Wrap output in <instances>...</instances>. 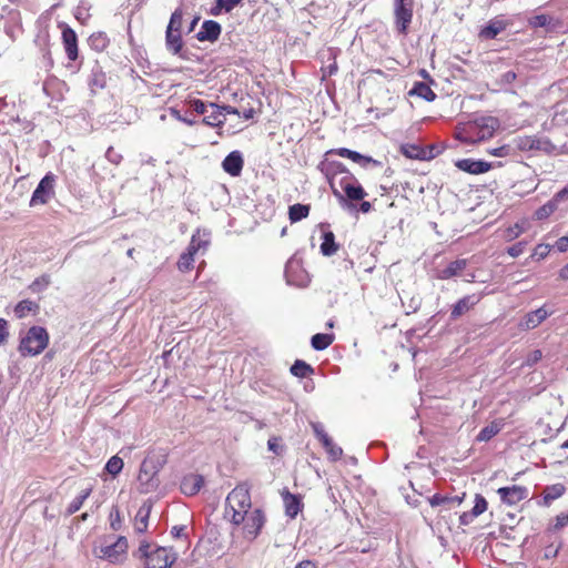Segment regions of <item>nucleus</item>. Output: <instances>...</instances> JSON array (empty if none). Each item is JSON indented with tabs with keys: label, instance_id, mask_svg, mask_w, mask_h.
I'll return each mask as SVG.
<instances>
[{
	"label": "nucleus",
	"instance_id": "bf43d9fd",
	"mask_svg": "<svg viewBox=\"0 0 568 568\" xmlns=\"http://www.w3.org/2000/svg\"><path fill=\"white\" fill-rule=\"evenodd\" d=\"M243 0H217V6L224 8L225 12H231Z\"/></svg>",
	"mask_w": 568,
	"mask_h": 568
},
{
	"label": "nucleus",
	"instance_id": "f704fd0d",
	"mask_svg": "<svg viewBox=\"0 0 568 568\" xmlns=\"http://www.w3.org/2000/svg\"><path fill=\"white\" fill-rule=\"evenodd\" d=\"M290 371L300 378H304L314 372L313 367L302 359H296Z\"/></svg>",
	"mask_w": 568,
	"mask_h": 568
},
{
	"label": "nucleus",
	"instance_id": "7c9ffc66",
	"mask_svg": "<svg viewBox=\"0 0 568 568\" xmlns=\"http://www.w3.org/2000/svg\"><path fill=\"white\" fill-rule=\"evenodd\" d=\"M38 310L39 305L36 302L30 300H23L16 305L13 312L18 318H23L30 313H37Z\"/></svg>",
	"mask_w": 568,
	"mask_h": 568
},
{
	"label": "nucleus",
	"instance_id": "aec40b11",
	"mask_svg": "<svg viewBox=\"0 0 568 568\" xmlns=\"http://www.w3.org/2000/svg\"><path fill=\"white\" fill-rule=\"evenodd\" d=\"M520 148L524 150H540L546 153H551L556 146L548 139L526 138Z\"/></svg>",
	"mask_w": 568,
	"mask_h": 568
},
{
	"label": "nucleus",
	"instance_id": "412c9836",
	"mask_svg": "<svg viewBox=\"0 0 568 568\" xmlns=\"http://www.w3.org/2000/svg\"><path fill=\"white\" fill-rule=\"evenodd\" d=\"M155 466L152 464V462L145 459L140 468L139 473V481L142 485H148L149 487H154L158 485V483H154V475L156 474Z\"/></svg>",
	"mask_w": 568,
	"mask_h": 568
},
{
	"label": "nucleus",
	"instance_id": "4468645a",
	"mask_svg": "<svg viewBox=\"0 0 568 568\" xmlns=\"http://www.w3.org/2000/svg\"><path fill=\"white\" fill-rule=\"evenodd\" d=\"M221 34V24L214 20L203 22L201 30L196 33V39L201 42H214Z\"/></svg>",
	"mask_w": 568,
	"mask_h": 568
},
{
	"label": "nucleus",
	"instance_id": "39448f33",
	"mask_svg": "<svg viewBox=\"0 0 568 568\" xmlns=\"http://www.w3.org/2000/svg\"><path fill=\"white\" fill-rule=\"evenodd\" d=\"M55 176L52 173L45 174L33 191L30 206L42 205L49 202L53 195Z\"/></svg>",
	"mask_w": 568,
	"mask_h": 568
},
{
	"label": "nucleus",
	"instance_id": "680f3d73",
	"mask_svg": "<svg viewBox=\"0 0 568 568\" xmlns=\"http://www.w3.org/2000/svg\"><path fill=\"white\" fill-rule=\"evenodd\" d=\"M525 246H526L525 242H518V243L514 244L513 246H510L507 250V252L510 256L517 257L524 253Z\"/></svg>",
	"mask_w": 568,
	"mask_h": 568
},
{
	"label": "nucleus",
	"instance_id": "0eeeda50",
	"mask_svg": "<svg viewBox=\"0 0 568 568\" xmlns=\"http://www.w3.org/2000/svg\"><path fill=\"white\" fill-rule=\"evenodd\" d=\"M128 549V540L125 537H119L118 540L111 545L102 546L99 550V557L106 559L110 562H119L125 555Z\"/></svg>",
	"mask_w": 568,
	"mask_h": 568
},
{
	"label": "nucleus",
	"instance_id": "1a4fd4ad",
	"mask_svg": "<svg viewBox=\"0 0 568 568\" xmlns=\"http://www.w3.org/2000/svg\"><path fill=\"white\" fill-rule=\"evenodd\" d=\"M62 44L67 57L70 61H75L79 58L78 36L75 31L67 23H61Z\"/></svg>",
	"mask_w": 568,
	"mask_h": 568
},
{
	"label": "nucleus",
	"instance_id": "e433bc0d",
	"mask_svg": "<svg viewBox=\"0 0 568 568\" xmlns=\"http://www.w3.org/2000/svg\"><path fill=\"white\" fill-rule=\"evenodd\" d=\"M194 255L195 254L190 252L189 250H186L180 255L178 261V268L180 272L185 273L193 268Z\"/></svg>",
	"mask_w": 568,
	"mask_h": 568
},
{
	"label": "nucleus",
	"instance_id": "4c0bfd02",
	"mask_svg": "<svg viewBox=\"0 0 568 568\" xmlns=\"http://www.w3.org/2000/svg\"><path fill=\"white\" fill-rule=\"evenodd\" d=\"M500 432V426L497 423H491L484 427L477 435L478 442H488Z\"/></svg>",
	"mask_w": 568,
	"mask_h": 568
},
{
	"label": "nucleus",
	"instance_id": "6ab92c4d",
	"mask_svg": "<svg viewBox=\"0 0 568 568\" xmlns=\"http://www.w3.org/2000/svg\"><path fill=\"white\" fill-rule=\"evenodd\" d=\"M466 265L467 261L464 258L453 261L446 267L438 270L436 277L439 280H448L450 277L457 276L462 273L463 270H465Z\"/></svg>",
	"mask_w": 568,
	"mask_h": 568
},
{
	"label": "nucleus",
	"instance_id": "a878e982",
	"mask_svg": "<svg viewBox=\"0 0 568 568\" xmlns=\"http://www.w3.org/2000/svg\"><path fill=\"white\" fill-rule=\"evenodd\" d=\"M343 192L345 193V200L347 199L349 201H362L367 195L365 190L358 183V181L352 184H346L345 190H343ZM345 203L346 201L343 204Z\"/></svg>",
	"mask_w": 568,
	"mask_h": 568
},
{
	"label": "nucleus",
	"instance_id": "6e6d98bb",
	"mask_svg": "<svg viewBox=\"0 0 568 568\" xmlns=\"http://www.w3.org/2000/svg\"><path fill=\"white\" fill-rule=\"evenodd\" d=\"M510 151H511L510 146L505 144V145H501L498 148L488 149L487 153L490 155H494V156L505 158V156L510 155Z\"/></svg>",
	"mask_w": 568,
	"mask_h": 568
},
{
	"label": "nucleus",
	"instance_id": "2f4dec72",
	"mask_svg": "<svg viewBox=\"0 0 568 568\" xmlns=\"http://www.w3.org/2000/svg\"><path fill=\"white\" fill-rule=\"evenodd\" d=\"M310 205L296 203L290 206L288 216L292 223L298 222L310 214Z\"/></svg>",
	"mask_w": 568,
	"mask_h": 568
},
{
	"label": "nucleus",
	"instance_id": "49530a36",
	"mask_svg": "<svg viewBox=\"0 0 568 568\" xmlns=\"http://www.w3.org/2000/svg\"><path fill=\"white\" fill-rule=\"evenodd\" d=\"M189 106L193 109L197 114H205L209 112L210 103H205L199 99H190L186 101Z\"/></svg>",
	"mask_w": 568,
	"mask_h": 568
},
{
	"label": "nucleus",
	"instance_id": "9b49d317",
	"mask_svg": "<svg viewBox=\"0 0 568 568\" xmlns=\"http://www.w3.org/2000/svg\"><path fill=\"white\" fill-rule=\"evenodd\" d=\"M175 559V556L170 555L166 548L160 547L151 552L145 565L146 568H170Z\"/></svg>",
	"mask_w": 568,
	"mask_h": 568
},
{
	"label": "nucleus",
	"instance_id": "f03ea898",
	"mask_svg": "<svg viewBox=\"0 0 568 568\" xmlns=\"http://www.w3.org/2000/svg\"><path fill=\"white\" fill-rule=\"evenodd\" d=\"M49 344V334L42 326H32L28 329L19 344V352L22 356H37L41 354Z\"/></svg>",
	"mask_w": 568,
	"mask_h": 568
},
{
	"label": "nucleus",
	"instance_id": "a19ab883",
	"mask_svg": "<svg viewBox=\"0 0 568 568\" xmlns=\"http://www.w3.org/2000/svg\"><path fill=\"white\" fill-rule=\"evenodd\" d=\"M565 493V487L561 484H556L552 486H548L545 490L544 499L546 503H549L550 500H555L562 496Z\"/></svg>",
	"mask_w": 568,
	"mask_h": 568
},
{
	"label": "nucleus",
	"instance_id": "6e6552de",
	"mask_svg": "<svg viewBox=\"0 0 568 568\" xmlns=\"http://www.w3.org/2000/svg\"><path fill=\"white\" fill-rule=\"evenodd\" d=\"M265 520V515L260 508L248 513L243 523L246 538L255 539L260 535Z\"/></svg>",
	"mask_w": 568,
	"mask_h": 568
},
{
	"label": "nucleus",
	"instance_id": "9d476101",
	"mask_svg": "<svg viewBox=\"0 0 568 568\" xmlns=\"http://www.w3.org/2000/svg\"><path fill=\"white\" fill-rule=\"evenodd\" d=\"M503 503L513 506L528 497V489L524 486L514 485L501 487L497 490Z\"/></svg>",
	"mask_w": 568,
	"mask_h": 568
},
{
	"label": "nucleus",
	"instance_id": "e2e57ef3",
	"mask_svg": "<svg viewBox=\"0 0 568 568\" xmlns=\"http://www.w3.org/2000/svg\"><path fill=\"white\" fill-rule=\"evenodd\" d=\"M105 156L108 161L113 164H119L122 161V155L118 153L112 146L106 150Z\"/></svg>",
	"mask_w": 568,
	"mask_h": 568
},
{
	"label": "nucleus",
	"instance_id": "4be33fe9",
	"mask_svg": "<svg viewBox=\"0 0 568 568\" xmlns=\"http://www.w3.org/2000/svg\"><path fill=\"white\" fill-rule=\"evenodd\" d=\"M165 45L166 49L173 53L179 54L183 47V40L181 31H174L166 29L165 31Z\"/></svg>",
	"mask_w": 568,
	"mask_h": 568
},
{
	"label": "nucleus",
	"instance_id": "69168bd1",
	"mask_svg": "<svg viewBox=\"0 0 568 568\" xmlns=\"http://www.w3.org/2000/svg\"><path fill=\"white\" fill-rule=\"evenodd\" d=\"M568 525V514L561 513L556 516V523L554 525V528L556 530H559Z\"/></svg>",
	"mask_w": 568,
	"mask_h": 568
},
{
	"label": "nucleus",
	"instance_id": "7ed1b4c3",
	"mask_svg": "<svg viewBox=\"0 0 568 568\" xmlns=\"http://www.w3.org/2000/svg\"><path fill=\"white\" fill-rule=\"evenodd\" d=\"M500 126V122L495 116H481L475 120L474 128L478 130L477 136L470 135L469 131L460 132L457 139L467 144H474L477 141L490 139L496 130Z\"/></svg>",
	"mask_w": 568,
	"mask_h": 568
},
{
	"label": "nucleus",
	"instance_id": "423d86ee",
	"mask_svg": "<svg viewBox=\"0 0 568 568\" xmlns=\"http://www.w3.org/2000/svg\"><path fill=\"white\" fill-rule=\"evenodd\" d=\"M395 24L400 34H407L408 26L413 18V8L410 1L395 0Z\"/></svg>",
	"mask_w": 568,
	"mask_h": 568
},
{
	"label": "nucleus",
	"instance_id": "de8ad7c7",
	"mask_svg": "<svg viewBox=\"0 0 568 568\" xmlns=\"http://www.w3.org/2000/svg\"><path fill=\"white\" fill-rule=\"evenodd\" d=\"M487 509V501L481 495H476L475 505L470 510L475 517H478Z\"/></svg>",
	"mask_w": 568,
	"mask_h": 568
},
{
	"label": "nucleus",
	"instance_id": "f257e3e1",
	"mask_svg": "<svg viewBox=\"0 0 568 568\" xmlns=\"http://www.w3.org/2000/svg\"><path fill=\"white\" fill-rule=\"evenodd\" d=\"M250 490L251 485L244 481L233 488L226 497L224 516L235 526L245 521L252 507Z\"/></svg>",
	"mask_w": 568,
	"mask_h": 568
},
{
	"label": "nucleus",
	"instance_id": "ea45409f",
	"mask_svg": "<svg viewBox=\"0 0 568 568\" xmlns=\"http://www.w3.org/2000/svg\"><path fill=\"white\" fill-rule=\"evenodd\" d=\"M557 210V204H556V201H552V199L550 201H548L546 204H544L542 206H540L539 209L536 210L535 212V217L537 220H544V219H547L548 216H550L555 211Z\"/></svg>",
	"mask_w": 568,
	"mask_h": 568
},
{
	"label": "nucleus",
	"instance_id": "09e8293b",
	"mask_svg": "<svg viewBox=\"0 0 568 568\" xmlns=\"http://www.w3.org/2000/svg\"><path fill=\"white\" fill-rule=\"evenodd\" d=\"M349 160H352L353 162L355 163H358L361 164L362 166H366L368 163H374L376 164L377 161H375L374 159H372L371 156H366V155H363L356 151H353L351 152V155H349Z\"/></svg>",
	"mask_w": 568,
	"mask_h": 568
},
{
	"label": "nucleus",
	"instance_id": "58836bf2",
	"mask_svg": "<svg viewBox=\"0 0 568 568\" xmlns=\"http://www.w3.org/2000/svg\"><path fill=\"white\" fill-rule=\"evenodd\" d=\"M400 151L408 159H425V152L416 144H403Z\"/></svg>",
	"mask_w": 568,
	"mask_h": 568
},
{
	"label": "nucleus",
	"instance_id": "052dcab7",
	"mask_svg": "<svg viewBox=\"0 0 568 568\" xmlns=\"http://www.w3.org/2000/svg\"><path fill=\"white\" fill-rule=\"evenodd\" d=\"M9 337L8 322L4 318H0V345L7 343Z\"/></svg>",
	"mask_w": 568,
	"mask_h": 568
},
{
	"label": "nucleus",
	"instance_id": "20e7f679",
	"mask_svg": "<svg viewBox=\"0 0 568 568\" xmlns=\"http://www.w3.org/2000/svg\"><path fill=\"white\" fill-rule=\"evenodd\" d=\"M317 170L325 176L333 194L336 196L339 203L345 202L344 194L336 187V179L344 173H347V168L339 161H329L327 159L321 161L317 165Z\"/></svg>",
	"mask_w": 568,
	"mask_h": 568
},
{
	"label": "nucleus",
	"instance_id": "8fccbe9b",
	"mask_svg": "<svg viewBox=\"0 0 568 568\" xmlns=\"http://www.w3.org/2000/svg\"><path fill=\"white\" fill-rule=\"evenodd\" d=\"M550 20H551L550 17L547 14H538V16L532 17L529 20V24L532 28H544L550 23Z\"/></svg>",
	"mask_w": 568,
	"mask_h": 568
},
{
	"label": "nucleus",
	"instance_id": "c9c22d12",
	"mask_svg": "<svg viewBox=\"0 0 568 568\" xmlns=\"http://www.w3.org/2000/svg\"><path fill=\"white\" fill-rule=\"evenodd\" d=\"M92 491V488H87L81 491L79 496H77L68 506L67 508V515H73L75 514L83 505V503L87 500V498L90 496Z\"/></svg>",
	"mask_w": 568,
	"mask_h": 568
},
{
	"label": "nucleus",
	"instance_id": "393cba45",
	"mask_svg": "<svg viewBox=\"0 0 568 568\" xmlns=\"http://www.w3.org/2000/svg\"><path fill=\"white\" fill-rule=\"evenodd\" d=\"M210 243V234L206 232L201 233L196 231L191 237L190 244L186 250L196 254L201 248L205 250Z\"/></svg>",
	"mask_w": 568,
	"mask_h": 568
},
{
	"label": "nucleus",
	"instance_id": "dca6fc26",
	"mask_svg": "<svg viewBox=\"0 0 568 568\" xmlns=\"http://www.w3.org/2000/svg\"><path fill=\"white\" fill-rule=\"evenodd\" d=\"M281 495L283 498L286 516L292 519L295 518L303 507L301 497L290 493L287 489H283Z\"/></svg>",
	"mask_w": 568,
	"mask_h": 568
},
{
	"label": "nucleus",
	"instance_id": "cd10ccee",
	"mask_svg": "<svg viewBox=\"0 0 568 568\" xmlns=\"http://www.w3.org/2000/svg\"><path fill=\"white\" fill-rule=\"evenodd\" d=\"M88 84L92 92H95L98 89H103L105 87V74L100 67L92 69V72L88 79Z\"/></svg>",
	"mask_w": 568,
	"mask_h": 568
},
{
	"label": "nucleus",
	"instance_id": "864d4df0",
	"mask_svg": "<svg viewBox=\"0 0 568 568\" xmlns=\"http://www.w3.org/2000/svg\"><path fill=\"white\" fill-rule=\"evenodd\" d=\"M429 504L432 507L447 505L450 508V496H443L440 494H435L429 498Z\"/></svg>",
	"mask_w": 568,
	"mask_h": 568
},
{
	"label": "nucleus",
	"instance_id": "ddd939ff",
	"mask_svg": "<svg viewBox=\"0 0 568 568\" xmlns=\"http://www.w3.org/2000/svg\"><path fill=\"white\" fill-rule=\"evenodd\" d=\"M244 160L240 151H232L222 162L223 170L231 176H239L242 173Z\"/></svg>",
	"mask_w": 568,
	"mask_h": 568
},
{
	"label": "nucleus",
	"instance_id": "a211bd4d",
	"mask_svg": "<svg viewBox=\"0 0 568 568\" xmlns=\"http://www.w3.org/2000/svg\"><path fill=\"white\" fill-rule=\"evenodd\" d=\"M477 302L478 298L475 295L464 296L456 304H454L450 313V320H457L467 313Z\"/></svg>",
	"mask_w": 568,
	"mask_h": 568
},
{
	"label": "nucleus",
	"instance_id": "b1692460",
	"mask_svg": "<svg viewBox=\"0 0 568 568\" xmlns=\"http://www.w3.org/2000/svg\"><path fill=\"white\" fill-rule=\"evenodd\" d=\"M547 317H548V312L544 307H540L534 312L528 313L525 316V322H524L523 326L526 329L536 328Z\"/></svg>",
	"mask_w": 568,
	"mask_h": 568
},
{
	"label": "nucleus",
	"instance_id": "5fc2aeb1",
	"mask_svg": "<svg viewBox=\"0 0 568 568\" xmlns=\"http://www.w3.org/2000/svg\"><path fill=\"white\" fill-rule=\"evenodd\" d=\"M550 252V245L548 244H538L535 250H534V253L531 254V257L532 258H536V260H544Z\"/></svg>",
	"mask_w": 568,
	"mask_h": 568
},
{
	"label": "nucleus",
	"instance_id": "338daca9",
	"mask_svg": "<svg viewBox=\"0 0 568 568\" xmlns=\"http://www.w3.org/2000/svg\"><path fill=\"white\" fill-rule=\"evenodd\" d=\"M566 199H568V185L560 190L559 192H557L552 197V201H556V204L558 205L560 201H564Z\"/></svg>",
	"mask_w": 568,
	"mask_h": 568
},
{
	"label": "nucleus",
	"instance_id": "72a5a7b5",
	"mask_svg": "<svg viewBox=\"0 0 568 568\" xmlns=\"http://www.w3.org/2000/svg\"><path fill=\"white\" fill-rule=\"evenodd\" d=\"M334 341V336L329 334L317 333L312 336L311 345L316 351L327 348Z\"/></svg>",
	"mask_w": 568,
	"mask_h": 568
},
{
	"label": "nucleus",
	"instance_id": "c03bdc74",
	"mask_svg": "<svg viewBox=\"0 0 568 568\" xmlns=\"http://www.w3.org/2000/svg\"><path fill=\"white\" fill-rule=\"evenodd\" d=\"M517 78V74L514 71H507L498 79L495 80V84L498 85L499 90L504 89L506 90V87L511 84Z\"/></svg>",
	"mask_w": 568,
	"mask_h": 568
},
{
	"label": "nucleus",
	"instance_id": "3c124183",
	"mask_svg": "<svg viewBox=\"0 0 568 568\" xmlns=\"http://www.w3.org/2000/svg\"><path fill=\"white\" fill-rule=\"evenodd\" d=\"M542 358V352L540 349H535L532 352H530L525 362L521 364V366H528V367H531L534 366L535 364H537L540 359Z\"/></svg>",
	"mask_w": 568,
	"mask_h": 568
},
{
	"label": "nucleus",
	"instance_id": "bb28decb",
	"mask_svg": "<svg viewBox=\"0 0 568 568\" xmlns=\"http://www.w3.org/2000/svg\"><path fill=\"white\" fill-rule=\"evenodd\" d=\"M409 94L419 97L428 102H432L436 99L435 92L427 83L424 82H416L409 91Z\"/></svg>",
	"mask_w": 568,
	"mask_h": 568
},
{
	"label": "nucleus",
	"instance_id": "a18cd8bd",
	"mask_svg": "<svg viewBox=\"0 0 568 568\" xmlns=\"http://www.w3.org/2000/svg\"><path fill=\"white\" fill-rule=\"evenodd\" d=\"M323 447L334 460L341 458L343 454V449L335 445L332 438H325V444H323Z\"/></svg>",
	"mask_w": 568,
	"mask_h": 568
},
{
	"label": "nucleus",
	"instance_id": "f3484780",
	"mask_svg": "<svg viewBox=\"0 0 568 568\" xmlns=\"http://www.w3.org/2000/svg\"><path fill=\"white\" fill-rule=\"evenodd\" d=\"M507 26L508 23L505 20L496 17L489 20L487 26L480 30L479 37L486 40L495 39Z\"/></svg>",
	"mask_w": 568,
	"mask_h": 568
},
{
	"label": "nucleus",
	"instance_id": "37998d69",
	"mask_svg": "<svg viewBox=\"0 0 568 568\" xmlns=\"http://www.w3.org/2000/svg\"><path fill=\"white\" fill-rule=\"evenodd\" d=\"M122 468L123 460L118 456L111 457L105 465V470L112 476H116L122 470Z\"/></svg>",
	"mask_w": 568,
	"mask_h": 568
},
{
	"label": "nucleus",
	"instance_id": "774afa93",
	"mask_svg": "<svg viewBox=\"0 0 568 568\" xmlns=\"http://www.w3.org/2000/svg\"><path fill=\"white\" fill-rule=\"evenodd\" d=\"M556 246L558 248L559 252H566L568 251V236H562L560 237L557 243H556Z\"/></svg>",
	"mask_w": 568,
	"mask_h": 568
},
{
	"label": "nucleus",
	"instance_id": "603ef678",
	"mask_svg": "<svg viewBox=\"0 0 568 568\" xmlns=\"http://www.w3.org/2000/svg\"><path fill=\"white\" fill-rule=\"evenodd\" d=\"M356 181V178L349 171H347V173L341 174L338 180L336 179V187L343 191L345 190L346 184H352Z\"/></svg>",
	"mask_w": 568,
	"mask_h": 568
},
{
	"label": "nucleus",
	"instance_id": "79ce46f5",
	"mask_svg": "<svg viewBox=\"0 0 568 568\" xmlns=\"http://www.w3.org/2000/svg\"><path fill=\"white\" fill-rule=\"evenodd\" d=\"M182 23H183V11L180 8H178L172 13L166 29L174 30V31H181Z\"/></svg>",
	"mask_w": 568,
	"mask_h": 568
},
{
	"label": "nucleus",
	"instance_id": "4d7b16f0",
	"mask_svg": "<svg viewBox=\"0 0 568 568\" xmlns=\"http://www.w3.org/2000/svg\"><path fill=\"white\" fill-rule=\"evenodd\" d=\"M49 283H50L49 277L42 276L40 278L34 280L30 285V288L32 292L37 293V292L42 291L44 287H47L49 285Z\"/></svg>",
	"mask_w": 568,
	"mask_h": 568
},
{
	"label": "nucleus",
	"instance_id": "0e129e2a",
	"mask_svg": "<svg viewBox=\"0 0 568 568\" xmlns=\"http://www.w3.org/2000/svg\"><path fill=\"white\" fill-rule=\"evenodd\" d=\"M313 430L322 445L325 444V438H331L321 424H313Z\"/></svg>",
	"mask_w": 568,
	"mask_h": 568
},
{
	"label": "nucleus",
	"instance_id": "f8f14e48",
	"mask_svg": "<svg viewBox=\"0 0 568 568\" xmlns=\"http://www.w3.org/2000/svg\"><path fill=\"white\" fill-rule=\"evenodd\" d=\"M455 165L460 170L469 174H481L486 173L491 169V163L483 160L474 159H462L458 160Z\"/></svg>",
	"mask_w": 568,
	"mask_h": 568
},
{
	"label": "nucleus",
	"instance_id": "5701e85b",
	"mask_svg": "<svg viewBox=\"0 0 568 568\" xmlns=\"http://www.w3.org/2000/svg\"><path fill=\"white\" fill-rule=\"evenodd\" d=\"M211 112L205 115L202 122L209 126H222L225 122L224 113L220 105L210 103Z\"/></svg>",
	"mask_w": 568,
	"mask_h": 568
},
{
	"label": "nucleus",
	"instance_id": "13d9d810",
	"mask_svg": "<svg viewBox=\"0 0 568 568\" xmlns=\"http://www.w3.org/2000/svg\"><path fill=\"white\" fill-rule=\"evenodd\" d=\"M111 528L113 530H119L121 528V516L120 510L118 508H113L110 513Z\"/></svg>",
	"mask_w": 568,
	"mask_h": 568
},
{
	"label": "nucleus",
	"instance_id": "473e14b6",
	"mask_svg": "<svg viewBox=\"0 0 568 568\" xmlns=\"http://www.w3.org/2000/svg\"><path fill=\"white\" fill-rule=\"evenodd\" d=\"M151 507L143 505L135 516L134 529L136 532H144L148 528V519L150 516Z\"/></svg>",
	"mask_w": 568,
	"mask_h": 568
},
{
	"label": "nucleus",
	"instance_id": "2eb2a0df",
	"mask_svg": "<svg viewBox=\"0 0 568 568\" xmlns=\"http://www.w3.org/2000/svg\"><path fill=\"white\" fill-rule=\"evenodd\" d=\"M204 485V477L199 474H190L181 481V491L186 496L196 495Z\"/></svg>",
	"mask_w": 568,
	"mask_h": 568
},
{
	"label": "nucleus",
	"instance_id": "c756f323",
	"mask_svg": "<svg viewBox=\"0 0 568 568\" xmlns=\"http://www.w3.org/2000/svg\"><path fill=\"white\" fill-rule=\"evenodd\" d=\"M109 42L110 40L104 32L92 33L88 39L90 48L98 52L105 50L109 45Z\"/></svg>",
	"mask_w": 568,
	"mask_h": 568
},
{
	"label": "nucleus",
	"instance_id": "c85d7f7f",
	"mask_svg": "<svg viewBox=\"0 0 568 568\" xmlns=\"http://www.w3.org/2000/svg\"><path fill=\"white\" fill-rule=\"evenodd\" d=\"M338 250V245L335 243V235L328 231L323 234V242L321 244V252L325 256H332Z\"/></svg>",
	"mask_w": 568,
	"mask_h": 568
}]
</instances>
